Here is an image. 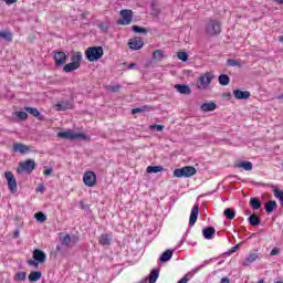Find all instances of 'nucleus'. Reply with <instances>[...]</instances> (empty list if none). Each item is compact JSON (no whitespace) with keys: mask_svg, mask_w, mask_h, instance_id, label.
<instances>
[{"mask_svg":"<svg viewBox=\"0 0 283 283\" xmlns=\"http://www.w3.org/2000/svg\"><path fill=\"white\" fill-rule=\"evenodd\" d=\"M226 64L229 65L230 67H240L241 66L240 61L233 60V59L227 60Z\"/></svg>","mask_w":283,"mask_h":283,"instance_id":"obj_44","label":"nucleus"},{"mask_svg":"<svg viewBox=\"0 0 283 283\" xmlns=\"http://www.w3.org/2000/svg\"><path fill=\"white\" fill-rule=\"evenodd\" d=\"M60 242L62 247H70V244H72V237L70 234H65L63 238H60Z\"/></svg>","mask_w":283,"mask_h":283,"instance_id":"obj_37","label":"nucleus"},{"mask_svg":"<svg viewBox=\"0 0 283 283\" xmlns=\"http://www.w3.org/2000/svg\"><path fill=\"white\" fill-rule=\"evenodd\" d=\"M34 218L38 222H45V220H48V217L43 212H36Z\"/></svg>","mask_w":283,"mask_h":283,"instance_id":"obj_42","label":"nucleus"},{"mask_svg":"<svg viewBox=\"0 0 283 283\" xmlns=\"http://www.w3.org/2000/svg\"><path fill=\"white\" fill-rule=\"evenodd\" d=\"M53 59L55 61L56 67H62V65L67 61V54H65L63 51H57L54 53Z\"/></svg>","mask_w":283,"mask_h":283,"instance_id":"obj_9","label":"nucleus"},{"mask_svg":"<svg viewBox=\"0 0 283 283\" xmlns=\"http://www.w3.org/2000/svg\"><path fill=\"white\" fill-rule=\"evenodd\" d=\"M99 244H102V247H109L112 244V237H109V234H102L99 237Z\"/></svg>","mask_w":283,"mask_h":283,"instance_id":"obj_30","label":"nucleus"},{"mask_svg":"<svg viewBox=\"0 0 283 283\" xmlns=\"http://www.w3.org/2000/svg\"><path fill=\"white\" fill-rule=\"evenodd\" d=\"M0 39H4L8 43H12V32L10 31H0Z\"/></svg>","mask_w":283,"mask_h":283,"instance_id":"obj_35","label":"nucleus"},{"mask_svg":"<svg viewBox=\"0 0 283 283\" xmlns=\"http://www.w3.org/2000/svg\"><path fill=\"white\" fill-rule=\"evenodd\" d=\"M132 30L133 32H135V34H147V32H149V30H147L146 28L138 27V25H133Z\"/></svg>","mask_w":283,"mask_h":283,"instance_id":"obj_38","label":"nucleus"},{"mask_svg":"<svg viewBox=\"0 0 283 283\" xmlns=\"http://www.w3.org/2000/svg\"><path fill=\"white\" fill-rule=\"evenodd\" d=\"M145 112H154V106L144 105L132 109V114H144Z\"/></svg>","mask_w":283,"mask_h":283,"instance_id":"obj_21","label":"nucleus"},{"mask_svg":"<svg viewBox=\"0 0 283 283\" xmlns=\"http://www.w3.org/2000/svg\"><path fill=\"white\" fill-rule=\"evenodd\" d=\"M277 99H279V101H283V93L277 96Z\"/></svg>","mask_w":283,"mask_h":283,"instance_id":"obj_64","label":"nucleus"},{"mask_svg":"<svg viewBox=\"0 0 283 283\" xmlns=\"http://www.w3.org/2000/svg\"><path fill=\"white\" fill-rule=\"evenodd\" d=\"M24 112H28L31 116H34L38 120H43V115H41V112H39V108L30 107V106H24Z\"/></svg>","mask_w":283,"mask_h":283,"instance_id":"obj_14","label":"nucleus"},{"mask_svg":"<svg viewBox=\"0 0 283 283\" xmlns=\"http://www.w3.org/2000/svg\"><path fill=\"white\" fill-rule=\"evenodd\" d=\"M81 61H83V54L81 52H73L71 63H76L81 67Z\"/></svg>","mask_w":283,"mask_h":283,"instance_id":"obj_28","label":"nucleus"},{"mask_svg":"<svg viewBox=\"0 0 283 283\" xmlns=\"http://www.w3.org/2000/svg\"><path fill=\"white\" fill-rule=\"evenodd\" d=\"M248 222L251 227H260V224H262V220L256 214H251L248 218Z\"/></svg>","mask_w":283,"mask_h":283,"instance_id":"obj_23","label":"nucleus"},{"mask_svg":"<svg viewBox=\"0 0 283 283\" xmlns=\"http://www.w3.org/2000/svg\"><path fill=\"white\" fill-rule=\"evenodd\" d=\"M264 209L266 213H273L277 209V202L275 200H270L265 203Z\"/></svg>","mask_w":283,"mask_h":283,"instance_id":"obj_22","label":"nucleus"},{"mask_svg":"<svg viewBox=\"0 0 283 283\" xmlns=\"http://www.w3.org/2000/svg\"><path fill=\"white\" fill-rule=\"evenodd\" d=\"M27 277H28V273H25V272H18L15 274V281H18V282H23V281H25Z\"/></svg>","mask_w":283,"mask_h":283,"instance_id":"obj_45","label":"nucleus"},{"mask_svg":"<svg viewBox=\"0 0 283 283\" xmlns=\"http://www.w3.org/2000/svg\"><path fill=\"white\" fill-rule=\"evenodd\" d=\"M276 3H279L280 6H283V0H274Z\"/></svg>","mask_w":283,"mask_h":283,"instance_id":"obj_63","label":"nucleus"},{"mask_svg":"<svg viewBox=\"0 0 283 283\" xmlns=\"http://www.w3.org/2000/svg\"><path fill=\"white\" fill-rule=\"evenodd\" d=\"M175 90H177L179 94H184L185 96H190L191 94V87H189V85L187 84H176Z\"/></svg>","mask_w":283,"mask_h":283,"instance_id":"obj_15","label":"nucleus"},{"mask_svg":"<svg viewBox=\"0 0 283 283\" xmlns=\"http://www.w3.org/2000/svg\"><path fill=\"white\" fill-rule=\"evenodd\" d=\"M177 59H179V61H182L184 63H187V61H189V54L187 52H178Z\"/></svg>","mask_w":283,"mask_h":283,"instance_id":"obj_41","label":"nucleus"},{"mask_svg":"<svg viewBox=\"0 0 283 283\" xmlns=\"http://www.w3.org/2000/svg\"><path fill=\"white\" fill-rule=\"evenodd\" d=\"M174 258V250H166L159 258V262L165 263L169 262Z\"/></svg>","mask_w":283,"mask_h":283,"instance_id":"obj_24","label":"nucleus"},{"mask_svg":"<svg viewBox=\"0 0 283 283\" xmlns=\"http://www.w3.org/2000/svg\"><path fill=\"white\" fill-rule=\"evenodd\" d=\"M270 255H280V249L274 248L271 250Z\"/></svg>","mask_w":283,"mask_h":283,"instance_id":"obj_52","label":"nucleus"},{"mask_svg":"<svg viewBox=\"0 0 283 283\" xmlns=\"http://www.w3.org/2000/svg\"><path fill=\"white\" fill-rule=\"evenodd\" d=\"M219 84L222 85V87H227V85H229V83H231V77H229V75L227 74H221L218 77Z\"/></svg>","mask_w":283,"mask_h":283,"instance_id":"obj_33","label":"nucleus"},{"mask_svg":"<svg viewBox=\"0 0 283 283\" xmlns=\"http://www.w3.org/2000/svg\"><path fill=\"white\" fill-rule=\"evenodd\" d=\"M216 78V75L211 72H206L203 75H201L197 82L198 90H207L209 85H211V81Z\"/></svg>","mask_w":283,"mask_h":283,"instance_id":"obj_4","label":"nucleus"},{"mask_svg":"<svg viewBox=\"0 0 283 283\" xmlns=\"http://www.w3.org/2000/svg\"><path fill=\"white\" fill-rule=\"evenodd\" d=\"M120 19L117 20V25H132L134 20V11L132 9H123L119 11Z\"/></svg>","mask_w":283,"mask_h":283,"instance_id":"obj_3","label":"nucleus"},{"mask_svg":"<svg viewBox=\"0 0 283 283\" xmlns=\"http://www.w3.org/2000/svg\"><path fill=\"white\" fill-rule=\"evenodd\" d=\"M244 213H245V216H250V217L253 216V213L251 212V210H245Z\"/></svg>","mask_w":283,"mask_h":283,"instance_id":"obj_62","label":"nucleus"},{"mask_svg":"<svg viewBox=\"0 0 283 283\" xmlns=\"http://www.w3.org/2000/svg\"><path fill=\"white\" fill-rule=\"evenodd\" d=\"M221 283H231V280L229 277H222Z\"/></svg>","mask_w":283,"mask_h":283,"instance_id":"obj_60","label":"nucleus"},{"mask_svg":"<svg viewBox=\"0 0 283 283\" xmlns=\"http://www.w3.org/2000/svg\"><path fill=\"white\" fill-rule=\"evenodd\" d=\"M73 140H87V135L83 133H73Z\"/></svg>","mask_w":283,"mask_h":283,"instance_id":"obj_43","label":"nucleus"},{"mask_svg":"<svg viewBox=\"0 0 283 283\" xmlns=\"http://www.w3.org/2000/svg\"><path fill=\"white\" fill-rule=\"evenodd\" d=\"M78 67H81V66H78L76 63H74V62H71V63H69V64H65L64 66H63V72H65L66 74H70V72H75V70H78Z\"/></svg>","mask_w":283,"mask_h":283,"instance_id":"obj_31","label":"nucleus"},{"mask_svg":"<svg viewBox=\"0 0 283 283\" xmlns=\"http://www.w3.org/2000/svg\"><path fill=\"white\" fill-rule=\"evenodd\" d=\"M147 174H159L160 171H165L163 166H148L146 168Z\"/></svg>","mask_w":283,"mask_h":283,"instance_id":"obj_34","label":"nucleus"},{"mask_svg":"<svg viewBox=\"0 0 283 283\" xmlns=\"http://www.w3.org/2000/svg\"><path fill=\"white\" fill-rule=\"evenodd\" d=\"M107 90L108 92H113V93H116V92H120V85H113V86H107Z\"/></svg>","mask_w":283,"mask_h":283,"instance_id":"obj_48","label":"nucleus"},{"mask_svg":"<svg viewBox=\"0 0 283 283\" xmlns=\"http://www.w3.org/2000/svg\"><path fill=\"white\" fill-rule=\"evenodd\" d=\"M202 233H203V238L206 240H212L213 235H216V228H213V227L205 228L202 230Z\"/></svg>","mask_w":283,"mask_h":283,"instance_id":"obj_19","label":"nucleus"},{"mask_svg":"<svg viewBox=\"0 0 283 283\" xmlns=\"http://www.w3.org/2000/svg\"><path fill=\"white\" fill-rule=\"evenodd\" d=\"M55 251L56 253H63V247L61 244H57Z\"/></svg>","mask_w":283,"mask_h":283,"instance_id":"obj_56","label":"nucleus"},{"mask_svg":"<svg viewBox=\"0 0 283 283\" xmlns=\"http://www.w3.org/2000/svg\"><path fill=\"white\" fill-rule=\"evenodd\" d=\"M235 167H238L239 169H244L245 171H251V169H253V163L251 161H241L239 164H235Z\"/></svg>","mask_w":283,"mask_h":283,"instance_id":"obj_32","label":"nucleus"},{"mask_svg":"<svg viewBox=\"0 0 283 283\" xmlns=\"http://www.w3.org/2000/svg\"><path fill=\"white\" fill-rule=\"evenodd\" d=\"M189 282V276L186 274L181 280H179L177 283H187Z\"/></svg>","mask_w":283,"mask_h":283,"instance_id":"obj_54","label":"nucleus"},{"mask_svg":"<svg viewBox=\"0 0 283 283\" xmlns=\"http://www.w3.org/2000/svg\"><path fill=\"white\" fill-rule=\"evenodd\" d=\"M33 260H36L40 264H44V262L48 260V254L43 252L41 249H34L33 250Z\"/></svg>","mask_w":283,"mask_h":283,"instance_id":"obj_10","label":"nucleus"},{"mask_svg":"<svg viewBox=\"0 0 283 283\" xmlns=\"http://www.w3.org/2000/svg\"><path fill=\"white\" fill-rule=\"evenodd\" d=\"M7 6H12V3H17V0H4Z\"/></svg>","mask_w":283,"mask_h":283,"instance_id":"obj_59","label":"nucleus"},{"mask_svg":"<svg viewBox=\"0 0 283 283\" xmlns=\"http://www.w3.org/2000/svg\"><path fill=\"white\" fill-rule=\"evenodd\" d=\"M105 52L103 51V46H90L85 51V56L90 63H94V61H101Z\"/></svg>","mask_w":283,"mask_h":283,"instance_id":"obj_1","label":"nucleus"},{"mask_svg":"<svg viewBox=\"0 0 283 283\" xmlns=\"http://www.w3.org/2000/svg\"><path fill=\"white\" fill-rule=\"evenodd\" d=\"M4 178H7L8 187L11 193H17L18 188H17V178L12 174V171H6L4 172Z\"/></svg>","mask_w":283,"mask_h":283,"instance_id":"obj_7","label":"nucleus"},{"mask_svg":"<svg viewBox=\"0 0 283 283\" xmlns=\"http://www.w3.org/2000/svg\"><path fill=\"white\" fill-rule=\"evenodd\" d=\"M98 28H99V30H102V32H107V30H108V27L105 23H99Z\"/></svg>","mask_w":283,"mask_h":283,"instance_id":"obj_51","label":"nucleus"},{"mask_svg":"<svg viewBox=\"0 0 283 283\" xmlns=\"http://www.w3.org/2000/svg\"><path fill=\"white\" fill-rule=\"evenodd\" d=\"M41 277H43V273H41V271H32L29 274L28 280H29V282H39V280H41Z\"/></svg>","mask_w":283,"mask_h":283,"instance_id":"obj_25","label":"nucleus"},{"mask_svg":"<svg viewBox=\"0 0 283 283\" xmlns=\"http://www.w3.org/2000/svg\"><path fill=\"white\" fill-rule=\"evenodd\" d=\"M158 277H160V270L154 269L150 271V274L148 276V282L149 283H156Z\"/></svg>","mask_w":283,"mask_h":283,"instance_id":"obj_26","label":"nucleus"},{"mask_svg":"<svg viewBox=\"0 0 283 283\" xmlns=\"http://www.w3.org/2000/svg\"><path fill=\"white\" fill-rule=\"evenodd\" d=\"M83 182L86 187H94L96 185V172L86 171L83 176Z\"/></svg>","mask_w":283,"mask_h":283,"instance_id":"obj_8","label":"nucleus"},{"mask_svg":"<svg viewBox=\"0 0 283 283\" xmlns=\"http://www.w3.org/2000/svg\"><path fill=\"white\" fill-rule=\"evenodd\" d=\"M15 116L19 118V120H28V113L20 111L15 113Z\"/></svg>","mask_w":283,"mask_h":283,"instance_id":"obj_46","label":"nucleus"},{"mask_svg":"<svg viewBox=\"0 0 283 283\" xmlns=\"http://www.w3.org/2000/svg\"><path fill=\"white\" fill-rule=\"evenodd\" d=\"M260 255L258 253H250L247 259L242 261V266H251Z\"/></svg>","mask_w":283,"mask_h":283,"instance_id":"obj_16","label":"nucleus"},{"mask_svg":"<svg viewBox=\"0 0 283 283\" xmlns=\"http://www.w3.org/2000/svg\"><path fill=\"white\" fill-rule=\"evenodd\" d=\"M164 56H165V53L161 50H156L153 53V59H155V61H163Z\"/></svg>","mask_w":283,"mask_h":283,"instance_id":"obj_39","label":"nucleus"},{"mask_svg":"<svg viewBox=\"0 0 283 283\" xmlns=\"http://www.w3.org/2000/svg\"><path fill=\"white\" fill-rule=\"evenodd\" d=\"M52 171H53V169L52 168H48V169H45L44 170V176H52Z\"/></svg>","mask_w":283,"mask_h":283,"instance_id":"obj_55","label":"nucleus"},{"mask_svg":"<svg viewBox=\"0 0 283 283\" xmlns=\"http://www.w3.org/2000/svg\"><path fill=\"white\" fill-rule=\"evenodd\" d=\"M223 216L227 218V220H233V218H235V210L231 208H227L223 211Z\"/></svg>","mask_w":283,"mask_h":283,"instance_id":"obj_36","label":"nucleus"},{"mask_svg":"<svg viewBox=\"0 0 283 283\" xmlns=\"http://www.w3.org/2000/svg\"><path fill=\"white\" fill-rule=\"evenodd\" d=\"M201 112H216L218 109V105L213 102L210 103H203L200 106Z\"/></svg>","mask_w":283,"mask_h":283,"instance_id":"obj_18","label":"nucleus"},{"mask_svg":"<svg viewBox=\"0 0 283 283\" xmlns=\"http://www.w3.org/2000/svg\"><path fill=\"white\" fill-rule=\"evenodd\" d=\"M250 207L254 209V211H258V209L262 208V201L258 197L250 198Z\"/></svg>","mask_w":283,"mask_h":283,"instance_id":"obj_27","label":"nucleus"},{"mask_svg":"<svg viewBox=\"0 0 283 283\" xmlns=\"http://www.w3.org/2000/svg\"><path fill=\"white\" fill-rule=\"evenodd\" d=\"M143 45H145V42L143 41L142 38H135V39H130L128 41V48L130 50H140L143 48Z\"/></svg>","mask_w":283,"mask_h":283,"instance_id":"obj_11","label":"nucleus"},{"mask_svg":"<svg viewBox=\"0 0 283 283\" xmlns=\"http://www.w3.org/2000/svg\"><path fill=\"white\" fill-rule=\"evenodd\" d=\"M150 129H156L157 132H163L165 129V126L160 125V124H154V125H150Z\"/></svg>","mask_w":283,"mask_h":283,"instance_id":"obj_49","label":"nucleus"},{"mask_svg":"<svg viewBox=\"0 0 283 283\" xmlns=\"http://www.w3.org/2000/svg\"><path fill=\"white\" fill-rule=\"evenodd\" d=\"M242 247V243H238L237 245L232 247L228 252L224 253V255H231L238 251Z\"/></svg>","mask_w":283,"mask_h":283,"instance_id":"obj_47","label":"nucleus"},{"mask_svg":"<svg viewBox=\"0 0 283 283\" xmlns=\"http://www.w3.org/2000/svg\"><path fill=\"white\" fill-rule=\"evenodd\" d=\"M57 112H65V109H72V103L70 102H60L55 105Z\"/></svg>","mask_w":283,"mask_h":283,"instance_id":"obj_29","label":"nucleus"},{"mask_svg":"<svg viewBox=\"0 0 283 283\" xmlns=\"http://www.w3.org/2000/svg\"><path fill=\"white\" fill-rule=\"evenodd\" d=\"M27 264H29V266H34L35 269L39 266V264H41L39 261H36L35 259H31L27 261Z\"/></svg>","mask_w":283,"mask_h":283,"instance_id":"obj_50","label":"nucleus"},{"mask_svg":"<svg viewBox=\"0 0 283 283\" xmlns=\"http://www.w3.org/2000/svg\"><path fill=\"white\" fill-rule=\"evenodd\" d=\"M78 240H80L78 237H76V235H74V234L71 237V242H72V244H77V243H78Z\"/></svg>","mask_w":283,"mask_h":283,"instance_id":"obj_53","label":"nucleus"},{"mask_svg":"<svg viewBox=\"0 0 283 283\" xmlns=\"http://www.w3.org/2000/svg\"><path fill=\"white\" fill-rule=\"evenodd\" d=\"M274 196L277 198V200L280 201L281 203V207H283V191L277 189V188H274Z\"/></svg>","mask_w":283,"mask_h":283,"instance_id":"obj_40","label":"nucleus"},{"mask_svg":"<svg viewBox=\"0 0 283 283\" xmlns=\"http://www.w3.org/2000/svg\"><path fill=\"white\" fill-rule=\"evenodd\" d=\"M206 32L209 34V36H216L220 34V32H222L220 21L210 20L206 25Z\"/></svg>","mask_w":283,"mask_h":283,"instance_id":"obj_5","label":"nucleus"},{"mask_svg":"<svg viewBox=\"0 0 283 283\" xmlns=\"http://www.w3.org/2000/svg\"><path fill=\"white\" fill-rule=\"evenodd\" d=\"M39 191H41V193H43L45 191V186H43V184H41L38 188Z\"/></svg>","mask_w":283,"mask_h":283,"instance_id":"obj_58","label":"nucleus"},{"mask_svg":"<svg viewBox=\"0 0 283 283\" xmlns=\"http://www.w3.org/2000/svg\"><path fill=\"white\" fill-rule=\"evenodd\" d=\"M200 211V206L195 205L191 213H190V219H189V224L190 227H193V224H196V222H198V213Z\"/></svg>","mask_w":283,"mask_h":283,"instance_id":"obj_13","label":"nucleus"},{"mask_svg":"<svg viewBox=\"0 0 283 283\" xmlns=\"http://www.w3.org/2000/svg\"><path fill=\"white\" fill-rule=\"evenodd\" d=\"M57 138H63L64 140H74V132L71 129L60 132L57 133Z\"/></svg>","mask_w":283,"mask_h":283,"instance_id":"obj_20","label":"nucleus"},{"mask_svg":"<svg viewBox=\"0 0 283 283\" xmlns=\"http://www.w3.org/2000/svg\"><path fill=\"white\" fill-rule=\"evenodd\" d=\"M134 67H136V63H130V64L128 65V70H134Z\"/></svg>","mask_w":283,"mask_h":283,"instance_id":"obj_61","label":"nucleus"},{"mask_svg":"<svg viewBox=\"0 0 283 283\" xmlns=\"http://www.w3.org/2000/svg\"><path fill=\"white\" fill-rule=\"evenodd\" d=\"M34 169H36V163L33 159H28L20 164V168H18L17 171L18 174H21V171H28V174H32Z\"/></svg>","mask_w":283,"mask_h":283,"instance_id":"obj_6","label":"nucleus"},{"mask_svg":"<svg viewBox=\"0 0 283 283\" xmlns=\"http://www.w3.org/2000/svg\"><path fill=\"white\" fill-rule=\"evenodd\" d=\"M13 151H19V154H29L30 147L25 144L18 143L13 145Z\"/></svg>","mask_w":283,"mask_h":283,"instance_id":"obj_17","label":"nucleus"},{"mask_svg":"<svg viewBox=\"0 0 283 283\" xmlns=\"http://www.w3.org/2000/svg\"><path fill=\"white\" fill-rule=\"evenodd\" d=\"M196 174H198V170L193 166H186L174 170L175 178H191Z\"/></svg>","mask_w":283,"mask_h":283,"instance_id":"obj_2","label":"nucleus"},{"mask_svg":"<svg viewBox=\"0 0 283 283\" xmlns=\"http://www.w3.org/2000/svg\"><path fill=\"white\" fill-rule=\"evenodd\" d=\"M19 235H21V232L19 230H14L13 238L17 239Z\"/></svg>","mask_w":283,"mask_h":283,"instance_id":"obj_57","label":"nucleus"},{"mask_svg":"<svg viewBox=\"0 0 283 283\" xmlns=\"http://www.w3.org/2000/svg\"><path fill=\"white\" fill-rule=\"evenodd\" d=\"M233 95H234V98H237L238 101H247L251 98V92L249 91L234 90Z\"/></svg>","mask_w":283,"mask_h":283,"instance_id":"obj_12","label":"nucleus"}]
</instances>
